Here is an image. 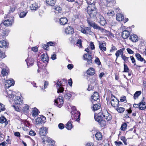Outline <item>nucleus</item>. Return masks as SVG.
I'll return each mask as SVG.
<instances>
[{
	"label": "nucleus",
	"mask_w": 146,
	"mask_h": 146,
	"mask_svg": "<svg viewBox=\"0 0 146 146\" xmlns=\"http://www.w3.org/2000/svg\"><path fill=\"white\" fill-rule=\"evenodd\" d=\"M73 111H72V115L71 116V117L72 120L76 119L75 121H79L80 119V112L77 111L76 110L75 107L74 106L73 108Z\"/></svg>",
	"instance_id": "f257e3e1"
},
{
	"label": "nucleus",
	"mask_w": 146,
	"mask_h": 146,
	"mask_svg": "<svg viewBox=\"0 0 146 146\" xmlns=\"http://www.w3.org/2000/svg\"><path fill=\"white\" fill-rule=\"evenodd\" d=\"M87 21L89 25L92 27L94 29L100 30L101 32L103 33H107V31L106 30L100 27L95 23H93L92 21H90L88 19L87 20Z\"/></svg>",
	"instance_id": "f03ea898"
},
{
	"label": "nucleus",
	"mask_w": 146,
	"mask_h": 146,
	"mask_svg": "<svg viewBox=\"0 0 146 146\" xmlns=\"http://www.w3.org/2000/svg\"><path fill=\"white\" fill-rule=\"evenodd\" d=\"M94 119L96 121H98L101 127H105L106 125V121L103 119L102 115H98L96 117V116H94Z\"/></svg>",
	"instance_id": "7ed1b4c3"
},
{
	"label": "nucleus",
	"mask_w": 146,
	"mask_h": 146,
	"mask_svg": "<svg viewBox=\"0 0 146 146\" xmlns=\"http://www.w3.org/2000/svg\"><path fill=\"white\" fill-rule=\"evenodd\" d=\"M99 115L105 117V119L107 120V121H109L111 120V116L110 114L107 111L105 110L103 111L102 113H100L98 114Z\"/></svg>",
	"instance_id": "20e7f679"
},
{
	"label": "nucleus",
	"mask_w": 146,
	"mask_h": 146,
	"mask_svg": "<svg viewBox=\"0 0 146 146\" xmlns=\"http://www.w3.org/2000/svg\"><path fill=\"white\" fill-rule=\"evenodd\" d=\"M63 98L62 96H59L58 98L54 100V104L59 107H60L64 103Z\"/></svg>",
	"instance_id": "39448f33"
},
{
	"label": "nucleus",
	"mask_w": 146,
	"mask_h": 146,
	"mask_svg": "<svg viewBox=\"0 0 146 146\" xmlns=\"http://www.w3.org/2000/svg\"><path fill=\"white\" fill-rule=\"evenodd\" d=\"M97 20L99 23L102 26H104L106 22L104 18L101 15L98 14L96 17Z\"/></svg>",
	"instance_id": "423d86ee"
},
{
	"label": "nucleus",
	"mask_w": 146,
	"mask_h": 146,
	"mask_svg": "<svg viewBox=\"0 0 146 146\" xmlns=\"http://www.w3.org/2000/svg\"><path fill=\"white\" fill-rule=\"evenodd\" d=\"M47 133V129L45 127L40 128L39 131V133L40 137H45L46 136V135Z\"/></svg>",
	"instance_id": "0eeeda50"
},
{
	"label": "nucleus",
	"mask_w": 146,
	"mask_h": 146,
	"mask_svg": "<svg viewBox=\"0 0 146 146\" xmlns=\"http://www.w3.org/2000/svg\"><path fill=\"white\" fill-rule=\"evenodd\" d=\"M41 138L42 140V142L44 143L45 144L46 141V142H48L49 143H51L52 145H54L55 142L50 137H47L46 136L44 137H41Z\"/></svg>",
	"instance_id": "6e6552de"
},
{
	"label": "nucleus",
	"mask_w": 146,
	"mask_h": 146,
	"mask_svg": "<svg viewBox=\"0 0 146 146\" xmlns=\"http://www.w3.org/2000/svg\"><path fill=\"white\" fill-rule=\"evenodd\" d=\"M46 121V117L43 115H42L41 117H38L36 119V123L37 124H40L42 123V122L45 123Z\"/></svg>",
	"instance_id": "1a4fd4ad"
},
{
	"label": "nucleus",
	"mask_w": 146,
	"mask_h": 146,
	"mask_svg": "<svg viewBox=\"0 0 146 146\" xmlns=\"http://www.w3.org/2000/svg\"><path fill=\"white\" fill-rule=\"evenodd\" d=\"M65 33L67 35H72L74 33V29L70 26H68L66 28Z\"/></svg>",
	"instance_id": "9d476101"
},
{
	"label": "nucleus",
	"mask_w": 146,
	"mask_h": 146,
	"mask_svg": "<svg viewBox=\"0 0 146 146\" xmlns=\"http://www.w3.org/2000/svg\"><path fill=\"white\" fill-rule=\"evenodd\" d=\"M95 10H97V9L94 3H91L87 7V12Z\"/></svg>",
	"instance_id": "9b49d317"
},
{
	"label": "nucleus",
	"mask_w": 146,
	"mask_h": 146,
	"mask_svg": "<svg viewBox=\"0 0 146 146\" xmlns=\"http://www.w3.org/2000/svg\"><path fill=\"white\" fill-rule=\"evenodd\" d=\"M129 35V32L126 30H125L123 31L121 36L123 38L126 39L128 38Z\"/></svg>",
	"instance_id": "f8f14e48"
},
{
	"label": "nucleus",
	"mask_w": 146,
	"mask_h": 146,
	"mask_svg": "<svg viewBox=\"0 0 146 146\" xmlns=\"http://www.w3.org/2000/svg\"><path fill=\"white\" fill-rule=\"evenodd\" d=\"M91 27H86L84 28H82L81 29V32L84 34H88L92 32L91 31Z\"/></svg>",
	"instance_id": "ddd939ff"
},
{
	"label": "nucleus",
	"mask_w": 146,
	"mask_h": 146,
	"mask_svg": "<svg viewBox=\"0 0 146 146\" xmlns=\"http://www.w3.org/2000/svg\"><path fill=\"white\" fill-rule=\"evenodd\" d=\"M42 59V61L44 62H47L48 63V61L49 60V57L48 56V55L47 54H45L43 53L42 55H41V56Z\"/></svg>",
	"instance_id": "4468645a"
},
{
	"label": "nucleus",
	"mask_w": 146,
	"mask_h": 146,
	"mask_svg": "<svg viewBox=\"0 0 146 146\" xmlns=\"http://www.w3.org/2000/svg\"><path fill=\"white\" fill-rule=\"evenodd\" d=\"M67 18L65 17L61 18L59 21L60 24L61 25H64L66 24L68 22Z\"/></svg>",
	"instance_id": "2eb2a0df"
},
{
	"label": "nucleus",
	"mask_w": 146,
	"mask_h": 146,
	"mask_svg": "<svg viewBox=\"0 0 146 146\" xmlns=\"http://www.w3.org/2000/svg\"><path fill=\"white\" fill-rule=\"evenodd\" d=\"M33 58L32 57L28 58L25 61L27 62V64L28 66L29 65L32 66L34 63Z\"/></svg>",
	"instance_id": "dca6fc26"
},
{
	"label": "nucleus",
	"mask_w": 146,
	"mask_h": 146,
	"mask_svg": "<svg viewBox=\"0 0 146 146\" xmlns=\"http://www.w3.org/2000/svg\"><path fill=\"white\" fill-rule=\"evenodd\" d=\"M3 23V25L6 27H8L10 25H12V22L9 19H7L4 21H2L1 24Z\"/></svg>",
	"instance_id": "f3484780"
},
{
	"label": "nucleus",
	"mask_w": 146,
	"mask_h": 146,
	"mask_svg": "<svg viewBox=\"0 0 146 146\" xmlns=\"http://www.w3.org/2000/svg\"><path fill=\"white\" fill-rule=\"evenodd\" d=\"M97 10L87 12L90 18L95 17L97 14Z\"/></svg>",
	"instance_id": "a211bd4d"
},
{
	"label": "nucleus",
	"mask_w": 146,
	"mask_h": 146,
	"mask_svg": "<svg viewBox=\"0 0 146 146\" xmlns=\"http://www.w3.org/2000/svg\"><path fill=\"white\" fill-rule=\"evenodd\" d=\"M9 44L6 41L4 40H3L0 41V47L5 48L8 47Z\"/></svg>",
	"instance_id": "6ab92c4d"
},
{
	"label": "nucleus",
	"mask_w": 146,
	"mask_h": 146,
	"mask_svg": "<svg viewBox=\"0 0 146 146\" xmlns=\"http://www.w3.org/2000/svg\"><path fill=\"white\" fill-rule=\"evenodd\" d=\"M124 50V48H122L121 49H120L119 50H117L115 54V56H116V60L117 59L118 57L119 56L120 54H121V55H123V51Z\"/></svg>",
	"instance_id": "aec40b11"
},
{
	"label": "nucleus",
	"mask_w": 146,
	"mask_h": 146,
	"mask_svg": "<svg viewBox=\"0 0 146 146\" xmlns=\"http://www.w3.org/2000/svg\"><path fill=\"white\" fill-rule=\"evenodd\" d=\"M91 97L93 100L96 101L98 99L99 96L98 93L96 92H94L93 95L91 96Z\"/></svg>",
	"instance_id": "412c9836"
},
{
	"label": "nucleus",
	"mask_w": 146,
	"mask_h": 146,
	"mask_svg": "<svg viewBox=\"0 0 146 146\" xmlns=\"http://www.w3.org/2000/svg\"><path fill=\"white\" fill-rule=\"evenodd\" d=\"M95 70L92 68H90L87 71V73L88 75L92 76L95 74Z\"/></svg>",
	"instance_id": "4be33fe9"
},
{
	"label": "nucleus",
	"mask_w": 146,
	"mask_h": 146,
	"mask_svg": "<svg viewBox=\"0 0 146 146\" xmlns=\"http://www.w3.org/2000/svg\"><path fill=\"white\" fill-rule=\"evenodd\" d=\"M137 36V35L133 34L131 35L129 37V39L132 41L135 42L138 40Z\"/></svg>",
	"instance_id": "5701e85b"
},
{
	"label": "nucleus",
	"mask_w": 146,
	"mask_h": 146,
	"mask_svg": "<svg viewBox=\"0 0 146 146\" xmlns=\"http://www.w3.org/2000/svg\"><path fill=\"white\" fill-rule=\"evenodd\" d=\"M9 32L8 31L5 29H0V34H1L3 37H4L6 36H7L8 35Z\"/></svg>",
	"instance_id": "b1692460"
},
{
	"label": "nucleus",
	"mask_w": 146,
	"mask_h": 146,
	"mask_svg": "<svg viewBox=\"0 0 146 146\" xmlns=\"http://www.w3.org/2000/svg\"><path fill=\"white\" fill-rule=\"evenodd\" d=\"M0 123H5L6 125L8 123V121H7L6 118L4 116H2L0 117Z\"/></svg>",
	"instance_id": "393cba45"
},
{
	"label": "nucleus",
	"mask_w": 146,
	"mask_h": 146,
	"mask_svg": "<svg viewBox=\"0 0 146 146\" xmlns=\"http://www.w3.org/2000/svg\"><path fill=\"white\" fill-rule=\"evenodd\" d=\"M124 17L122 14L118 13L116 15V18L118 21H122L124 20Z\"/></svg>",
	"instance_id": "a878e982"
},
{
	"label": "nucleus",
	"mask_w": 146,
	"mask_h": 146,
	"mask_svg": "<svg viewBox=\"0 0 146 146\" xmlns=\"http://www.w3.org/2000/svg\"><path fill=\"white\" fill-rule=\"evenodd\" d=\"M95 137L96 139L98 140H101L102 139V134L100 132H97L95 135Z\"/></svg>",
	"instance_id": "bb28decb"
},
{
	"label": "nucleus",
	"mask_w": 146,
	"mask_h": 146,
	"mask_svg": "<svg viewBox=\"0 0 146 146\" xmlns=\"http://www.w3.org/2000/svg\"><path fill=\"white\" fill-rule=\"evenodd\" d=\"M46 3L50 6H54L56 3V0H46Z\"/></svg>",
	"instance_id": "cd10ccee"
},
{
	"label": "nucleus",
	"mask_w": 146,
	"mask_h": 146,
	"mask_svg": "<svg viewBox=\"0 0 146 146\" xmlns=\"http://www.w3.org/2000/svg\"><path fill=\"white\" fill-rule=\"evenodd\" d=\"M65 127L68 130H71L72 128L71 121H68L66 124Z\"/></svg>",
	"instance_id": "c85d7f7f"
},
{
	"label": "nucleus",
	"mask_w": 146,
	"mask_h": 146,
	"mask_svg": "<svg viewBox=\"0 0 146 146\" xmlns=\"http://www.w3.org/2000/svg\"><path fill=\"white\" fill-rule=\"evenodd\" d=\"M105 43H102L99 44L100 48L101 50L102 51H106V48L104 46H106L105 42L104 41Z\"/></svg>",
	"instance_id": "c756f323"
},
{
	"label": "nucleus",
	"mask_w": 146,
	"mask_h": 146,
	"mask_svg": "<svg viewBox=\"0 0 146 146\" xmlns=\"http://www.w3.org/2000/svg\"><path fill=\"white\" fill-rule=\"evenodd\" d=\"M101 107V105L99 104H94L93 106V110H97L100 109V108Z\"/></svg>",
	"instance_id": "7c9ffc66"
},
{
	"label": "nucleus",
	"mask_w": 146,
	"mask_h": 146,
	"mask_svg": "<svg viewBox=\"0 0 146 146\" xmlns=\"http://www.w3.org/2000/svg\"><path fill=\"white\" fill-rule=\"evenodd\" d=\"M30 8L32 10H36L38 9V6L36 3H34L30 6Z\"/></svg>",
	"instance_id": "2f4dec72"
},
{
	"label": "nucleus",
	"mask_w": 146,
	"mask_h": 146,
	"mask_svg": "<svg viewBox=\"0 0 146 146\" xmlns=\"http://www.w3.org/2000/svg\"><path fill=\"white\" fill-rule=\"evenodd\" d=\"M92 56L91 55H88V56L86 59V60L88 62L89 64H92Z\"/></svg>",
	"instance_id": "473e14b6"
},
{
	"label": "nucleus",
	"mask_w": 146,
	"mask_h": 146,
	"mask_svg": "<svg viewBox=\"0 0 146 146\" xmlns=\"http://www.w3.org/2000/svg\"><path fill=\"white\" fill-rule=\"evenodd\" d=\"M135 56L138 60L140 62L143 61L144 58L141 56V55L139 54L136 53L135 55Z\"/></svg>",
	"instance_id": "72a5a7b5"
},
{
	"label": "nucleus",
	"mask_w": 146,
	"mask_h": 146,
	"mask_svg": "<svg viewBox=\"0 0 146 146\" xmlns=\"http://www.w3.org/2000/svg\"><path fill=\"white\" fill-rule=\"evenodd\" d=\"M6 83H7L9 85V86H11L14 85L15 84L14 81L12 79L7 80L6 81Z\"/></svg>",
	"instance_id": "f704fd0d"
},
{
	"label": "nucleus",
	"mask_w": 146,
	"mask_h": 146,
	"mask_svg": "<svg viewBox=\"0 0 146 146\" xmlns=\"http://www.w3.org/2000/svg\"><path fill=\"white\" fill-rule=\"evenodd\" d=\"M15 102L17 104H20V102L22 103L21 102V99L19 96H16L15 98Z\"/></svg>",
	"instance_id": "c9c22d12"
},
{
	"label": "nucleus",
	"mask_w": 146,
	"mask_h": 146,
	"mask_svg": "<svg viewBox=\"0 0 146 146\" xmlns=\"http://www.w3.org/2000/svg\"><path fill=\"white\" fill-rule=\"evenodd\" d=\"M141 93V91H136L134 95V98L135 100L136 98H138Z\"/></svg>",
	"instance_id": "e433bc0d"
},
{
	"label": "nucleus",
	"mask_w": 146,
	"mask_h": 146,
	"mask_svg": "<svg viewBox=\"0 0 146 146\" xmlns=\"http://www.w3.org/2000/svg\"><path fill=\"white\" fill-rule=\"evenodd\" d=\"M53 9H54L56 11H57L58 13H60L62 11V8L59 6L56 7L53 6Z\"/></svg>",
	"instance_id": "4c0bfd02"
},
{
	"label": "nucleus",
	"mask_w": 146,
	"mask_h": 146,
	"mask_svg": "<svg viewBox=\"0 0 146 146\" xmlns=\"http://www.w3.org/2000/svg\"><path fill=\"white\" fill-rule=\"evenodd\" d=\"M16 7L15 6L11 7L10 6V10H9L8 15L9 16V14L11 13H13L15 10Z\"/></svg>",
	"instance_id": "58836bf2"
},
{
	"label": "nucleus",
	"mask_w": 146,
	"mask_h": 146,
	"mask_svg": "<svg viewBox=\"0 0 146 146\" xmlns=\"http://www.w3.org/2000/svg\"><path fill=\"white\" fill-rule=\"evenodd\" d=\"M72 95L70 93H67L64 95V98L67 99L69 100L71 97Z\"/></svg>",
	"instance_id": "ea45409f"
},
{
	"label": "nucleus",
	"mask_w": 146,
	"mask_h": 146,
	"mask_svg": "<svg viewBox=\"0 0 146 146\" xmlns=\"http://www.w3.org/2000/svg\"><path fill=\"white\" fill-rule=\"evenodd\" d=\"M130 58L132 61V63L134 64V66L136 65V66H137V67H141V66H138L136 65L135 60V58L133 56H130Z\"/></svg>",
	"instance_id": "a19ab883"
},
{
	"label": "nucleus",
	"mask_w": 146,
	"mask_h": 146,
	"mask_svg": "<svg viewBox=\"0 0 146 146\" xmlns=\"http://www.w3.org/2000/svg\"><path fill=\"white\" fill-rule=\"evenodd\" d=\"M121 58L124 61V62L125 63V62L126 63H127V62H128V58L129 57H126L125 54L122 55Z\"/></svg>",
	"instance_id": "79ce46f5"
},
{
	"label": "nucleus",
	"mask_w": 146,
	"mask_h": 146,
	"mask_svg": "<svg viewBox=\"0 0 146 146\" xmlns=\"http://www.w3.org/2000/svg\"><path fill=\"white\" fill-rule=\"evenodd\" d=\"M129 70V68L127 65L125 64V62H124V70L123 72H128Z\"/></svg>",
	"instance_id": "37998d69"
},
{
	"label": "nucleus",
	"mask_w": 146,
	"mask_h": 146,
	"mask_svg": "<svg viewBox=\"0 0 146 146\" xmlns=\"http://www.w3.org/2000/svg\"><path fill=\"white\" fill-rule=\"evenodd\" d=\"M127 126V124L125 123H123L121 126V130L123 131L125 130V129H126Z\"/></svg>",
	"instance_id": "c03bdc74"
},
{
	"label": "nucleus",
	"mask_w": 146,
	"mask_h": 146,
	"mask_svg": "<svg viewBox=\"0 0 146 146\" xmlns=\"http://www.w3.org/2000/svg\"><path fill=\"white\" fill-rule=\"evenodd\" d=\"M123 141L125 145H127V139H126L125 137L121 136L120 138Z\"/></svg>",
	"instance_id": "a18cd8bd"
},
{
	"label": "nucleus",
	"mask_w": 146,
	"mask_h": 146,
	"mask_svg": "<svg viewBox=\"0 0 146 146\" xmlns=\"http://www.w3.org/2000/svg\"><path fill=\"white\" fill-rule=\"evenodd\" d=\"M116 110L118 112L121 113L124 111L125 109L122 107H118L116 109Z\"/></svg>",
	"instance_id": "49530a36"
},
{
	"label": "nucleus",
	"mask_w": 146,
	"mask_h": 146,
	"mask_svg": "<svg viewBox=\"0 0 146 146\" xmlns=\"http://www.w3.org/2000/svg\"><path fill=\"white\" fill-rule=\"evenodd\" d=\"M5 110V105L0 103V112L3 111Z\"/></svg>",
	"instance_id": "de8ad7c7"
},
{
	"label": "nucleus",
	"mask_w": 146,
	"mask_h": 146,
	"mask_svg": "<svg viewBox=\"0 0 146 146\" xmlns=\"http://www.w3.org/2000/svg\"><path fill=\"white\" fill-rule=\"evenodd\" d=\"M5 53L0 50V59H3L6 57Z\"/></svg>",
	"instance_id": "09e8293b"
},
{
	"label": "nucleus",
	"mask_w": 146,
	"mask_h": 146,
	"mask_svg": "<svg viewBox=\"0 0 146 146\" xmlns=\"http://www.w3.org/2000/svg\"><path fill=\"white\" fill-rule=\"evenodd\" d=\"M27 12L23 11L21 12L19 15V17L20 18L24 17L26 15Z\"/></svg>",
	"instance_id": "8fccbe9b"
},
{
	"label": "nucleus",
	"mask_w": 146,
	"mask_h": 146,
	"mask_svg": "<svg viewBox=\"0 0 146 146\" xmlns=\"http://www.w3.org/2000/svg\"><path fill=\"white\" fill-rule=\"evenodd\" d=\"M82 41L81 39H78V40L76 44L79 47H81L82 46Z\"/></svg>",
	"instance_id": "3c124183"
},
{
	"label": "nucleus",
	"mask_w": 146,
	"mask_h": 146,
	"mask_svg": "<svg viewBox=\"0 0 146 146\" xmlns=\"http://www.w3.org/2000/svg\"><path fill=\"white\" fill-rule=\"evenodd\" d=\"M57 92L58 93H62L64 91V89L63 87L61 86H60V88H57Z\"/></svg>",
	"instance_id": "603ef678"
},
{
	"label": "nucleus",
	"mask_w": 146,
	"mask_h": 146,
	"mask_svg": "<svg viewBox=\"0 0 146 146\" xmlns=\"http://www.w3.org/2000/svg\"><path fill=\"white\" fill-rule=\"evenodd\" d=\"M94 62L95 63L97 64L98 65H100L101 64L99 59L98 57L96 58V59L95 60Z\"/></svg>",
	"instance_id": "864d4df0"
},
{
	"label": "nucleus",
	"mask_w": 146,
	"mask_h": 146,
	"mask_svg": "<svg viewBox=\"0 0 146 146\" xmlns=\"http://www.w3.org/2000/svg\"><path fill=\"white\" fill-rule=\"evenodd\" d=\"M109 16H112L114 15V12L112 11H109L107 13Z\"/></svg>",
	"instance_id": "5fc2aeb1"
},
{
	"label": "nucleus",
	"mask_w": 146,
	"mask_h": 146,
	"mask_svg": "<svg viewBox=\"0 0 146 146\" xmlns=\"http://www.w3.org/2000/svg\"><path fill=\"white\" fill-rule=\"evenodd\" d=\"M1 74L3 76H6L7 74V72L6 70L5 69H3L2 70L1 72Z\"/></svg>",
	"instance_id": "6e6d98bb"
},
{
	"label": "nucleus",
	"mask_w": 146,
	"mask_h": 146,
	"mask_svg": "<svg viewBox=\"0 0 146 146\" xmlns=\"http://www.w3.org/2000/svg\"><path fill=\"white\" fill-rule=\"evenodd\" d=\"M48 46H53L54 45L55 43L53 42H49L47 43Z\"/></svg>",
	"instance_id": "4d7b16f0"
},
{
	"label": "nucleus",
	"mask_w": 146,
	"mask_h": 146,
	"mask_svg": "<svg viewBox=\"0 0 146 146\" xmlns=\"http://www.w3.org/2000/svg\"><path fill=\"white\" fill-rule=\"evenodd\" d=\"M58 127L60 129H62L64 127V124L62 123H60L58 125Z\"/></svg>",
	"instance_id": "13d9d810"
},
{
	"label": "nucleus",
	"mask_w": 146,
	"mask_h": 146,
	"mask_svg": "<svg viewBox=\"0 0 146 146\" xmlns=\"http://www.w3.org/2000/svg\"><path fill=\"white\" fill-rule=\"evenodd\" d=\"M139 104L140 107H143V106H145V102H143V100H142V101L141 102L139 103Z\"/></svg>",
	"instance_id": "bf43d9fd"
},
{
	"label": "nucleus",
	"mask_w": 146,
	"mask_h": 146,
	"mask_svg": "<svg viewBox=\"0 0 146 146\" xmlns=\"http://www.w3.org/2000/svg\"><path fill=\"white\" fill-rule=\"evenodd\" d=\"M126 50L128 53L129 54H133L134 53V52L129 48H127Z\"/></svg>",
	"instance_id": "052dcab7"
},
{
	"label": "nucleus",
	"mask_w": 146,
	"mask_h": 146,
	"mask_svg": "<svg viewBox=\"0 0 146 146\" xmlns=\"http://www.w3.org/2000/svg\"><path fill=\"white\" fill-rule=\"evenodd\" d=\"M35 134V132L33 131H30L29 132V135L31 136H34Z\"/></svg>",
	"instance_id": "680f3d73"
},
{
	"label": "nucleus",
	"mask_w": 146,
	"mask_h": 146,
	"mask_svg": "<svg viewBox=\"0 0 146 146\" xmlns=\"http://www.w3.org/2000/svg\"><path fill=\"white\" fill-rule=\"evenodd\" d=\"M133 107L135 108H138L139 109V110H141V109H139L140 108H141L139 104H135L133 105Z\"/></svg>",
	"instance_id": "e2e57ef3"
},
{
	"label": "nucleus",
	"mask_w": 146,
	"mask_h": 146,
	"mask_svg": "<svg viewBox=\"0 0 146 146\" xmlns=\"http://www.w3.org/2000/svg\"><path fill=\"white\" fill-rule=\"evenodd\" d=\"M90 46L91 48V49H92V50H93V49H95V47L94 46V44L93 42H90Z\"/></svg>",
	"instance_id": "0e129e2a"
},
{
	"label": "nucleus",
	"mask_w": 146,
	"mask_h": 146,
	"mask_svg": "<svg viewBox=\"0 0 146 146\" xmlns=\"http://www.w3.org/2000/svg\"><path fill=\"white\" fill-rule=\"evenodd\" d=\"M74 67V66L72 64H68L67 66V68L69 70L72 69Z\"/></svg>",
	"instance_id": "69168bd1"
},
{
	"label": "nucleus",
	"mask_w": 146,
	"mask_h": 146,
	"mask_svg": "<svg viewBox=\"0 0 146 146\" xmlns=\"http://www.w3.org/2000/svg\"><path fill=\"white\" fill-rule=\"evenodd\" d=\"M115 143L116 145L120 146L122 144V143L121 141H115Z\"/></svg>",
	"instance_id": "338daca9"
},
{
	"label": "nucleus",
	"mask_w": 146,
	"mask_h": 146,
	"mask_svg": "<svg viewBox=\"0 0 146 146\" xmlns=\"http://www.w3.org/2000/svg\"><path fill=\"white\" fill-rule=\"evenodd\" d=\"M126 99V97L125 96H123L121 98L120 101L121 102H124Z\"/></svg>",
	"instance_id": "774afa93"
}]
</instances>
